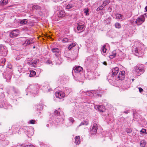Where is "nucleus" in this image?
Returning <instances> with one entry per match:
<instances>
[{"instance_id": "f257e3e1", "label": "nucleus", "mask_w": 147, "mask_h": 147, "mask_svg": "<svg viewBox=\"0 0 147 147\" xmlns=\"http://www.w3.org/2000/svg\"><path fill=\"white\" fill-rule=\"evenodd\" d=\"M135 74L138 76L142 74L145 71L143 65H138L134 67Z\"/></svg>"}, {"instance_id": "f03ea898", "label": "nucleus", "mask_w": 147, "mask_h": 147, "mask_svg": "<svg viewBox=\"0 0 147 147\" xmlns=\"http://www.w3.org/2000/svg\"><path fill=\"white\" fill-rule=\"evenodd\" d=\"M8 93L9 94L15 95V96L20 94V92L19 90L16 88L14 87L10 88L8 91Z\"/></svg>"}, {"instance_id": "7ed1b4c3", "label": "nucleus", "mask_w": 147, "mask_h": 147, "mask_svg": "<svg viewBox=\"0 0 147 147\" xmlns=\"http://www.w3.org/2000/svg\"><path fill=\"white\" fill-rule=\"evenodd\" d=\"M144 51V49H142L141 48H136L135 50L134 53L136 56L139 57L143 55Z\"/></svg>"}, {"instance_id": "20e7f679", "label": "nucleus", "mask_w": 147, "mask_h": 147, "mask_svg": "<svg viewBox=\"0 0 147 147\" xmlns=\"http://www.w3.org/2000/svg\"><path fill=\"white\" fill-rule=\"evenodd\" d=\"M77 29V30L78 31L77 32L78 33L84 31L85 29V26L84 23L80 22L78 23Z\"/></svg>"}, {"instance_id": "39448f33", "label": "nucleus", "mask_w": 147, "mask_h": 147, "mask_svg": "<svg viewBox=\"0 0 147 147\" xmlns=\"http://www.w3.org/2000/svg\"><path fill=\"white\" fill-rule=\"evenodd\" d=\"M27 90L30 91L32 93H36L37 92L36 86L34 85H31L28 86Z\"/></svg>"}, {"instance_id": "423d86ee", "label": "nucleus", "mask_w": 147, "mask_h": 147, "mask_svg": "<svg viewBox=\"0 0 147 147\" xmlns=\"http://www.w3.org/2000/svg\"><path fill=\"white\" fill-rule=\"evenodd\" d=\"M145 20V18L144 16H141L136 19L135 22L137 25H139L142 24Z\"/></svg>"}, {"instance_id": "0eeeda50", "label": "nucleus", "mask_w": 147, "mask_h": 147, "mask_svg": "<svg viewBox=\"0 0 147 147\" xmlns=\"http://www.w3.org/2000/svg\"><path fill=\"white\" fill-rule=\"evenodd\" d=\"M98 129L97 124L94 123L93 127L90 130V133L92 135L96 134Z\"/></svg>"}, {"instance_id": "6e6552de", "label": "nucleus", "mask_w": 147, "mask_h": 147, "mask_svg": "<svg viewBox=\"0 0 147 147\" xmlns=\"http://www.w3.org/2000/svg\"><path fill=\"white\" fill-rule=\"evenodd\" d=\"M94 108L101 112H104L105 111V107L102 105H96L94 106Z\"/></svg>"}, {"instance_id": "1a4fd4ad", "label": "nucleus", "mask_w": 147, "mask_h": 147, "mask_svg": "<svg viewBox=\"0 0 147 147\" xmlns=\"http://www.w3.org/2000/svg\"><path fill=\"white\" fill-rule=\"evenodd\" d=\"M19 34V30H15L11 32L9 36L11 38H14L17 37Z\"/></svg>"}, {"instance_id": "9d476101", "label": "nucleus", "mask_w": 147, "mask_h": 147, "mask_svg": "<svg viewBox=\"0 0 147 147\" xmlns=\"http://www.w3.org/2000/svg\"><path fill=\"white\" fill-rule=\"evenodd\" d=\"M51 51L54 53L56 57H58L60 54V51L58 48H52L51 49Z\"/></svg>"}, {"instance_id": "9b49d317", "label": "nucleus", "mask_w": 147, "mask_h": 147, "mask_svg": "<svg viewBox=\"0 0 147 147\" xmlns=\"http://www.w3.org/2000/svg\"><path fill=\"white\" fill-rule=\"evenodd\" d=\"M125 76V71H121L120 72L119 75L117 77L118 79L120 80H123L124 79Z\"/></svg>"}, {"instance_id": "f8f14e48", "label": "nucleus", "mask_w": 147, "mask_h": 147, "mask_svg": "<svg viewBox=\"0 0 147 147\" xmlns=\"http://www.w3.org/2000/svg\"><path fill=\"white\" fill-rule=\"evenodd\" d=\"M55 95L56 97L59 98H61L65 96L64 93L61 91L56 92L55 93Z\"/></svg>"}, {"instance_id": "ddd939ff", "label": "nucleus", "mask_w": 147, "mask_h": 147, "mask_svg": "<svg viewBox=\"0 0 147 147\" xmlns=\"http://www.w3.org/2000/svg\"><path fill=\"white\" fill-rule=\"evenodd\" d=\"M119 72V68L117 67H115L112 69L111 77H113L116 75Z\"/></svg>"}, {"instance_id": "4468645a", "label": "nucleus", "mask_w": 147, "mask_h": 147, "mask_svg": "<svg viewBox=\"0 0 147 147\" xmlns=\"http://www.w3.org/2000/svg\"><path fill=\"white\" fill-rule=\"evenodd\" d=\"M73 69L75 72L76 73H78L82 70H83V68L79 66L74 67L73 68Z\"/></svg>"}, {"instance_id": "2eb2a0df", "label": "nucleus", "mask_w": 147, "mask_h": 147, "mask_svg": "<svg viewBox=\"0 0 147 147\" xmlns=\"http://www.w3.org/2000/svg\"><path fill=\"white\" fill-rule=\"evenodd\" d=\"M12 74V73L11 71H8L5 75V78L7 80H10L11 78Z\"/></svg>"}, {"instance_id": "dca6fc26", "label": "nucleus", "mask_w": 147, "mask_h": 147, "mask_svg": "<svg viewBox=\"0 0 147 147\" xmlns=\"http://www.w3.org/2000/svg\"><path fill=\"white\" fill-rule=\"evenodd\" d=\"M0 54L3 56L5 57L7 55V50L6 49L3 48V49L0 52Z\"/></svg>"}, {"instance_id": "f3484780", "label": "nucleus", "mask_w": 147, "mask_h": 147, "mask_svg": "<svg viewBox=\"0 0 147 147\" xmlns=\"http://www.w3.org/2000/svg\"><path fill=\"white\" fill-rule=\"evenodd\" d=\"M75 143L76 145H79L80 142V137L79 136H77L75 138Z\"/></svg>"}, {"instance_id": "a211bd4d", "label": "nucleus", "mask_w": 147, "mask_h": 147, "mask_svg": "<svg viewBox=\"0 0 147 147\" xmlns=\"http://www.w3.org/2000/svg\"><path fill=\"white\" fill-rule=\"evenodd\" d=\"M65 16V13L64 11L61 10L59 11L58 16L59 17H63Z\"/></svg>"}, {"instance_id": "6ab92c4d", "label": "nucleus", "mask_w": 147, "mask_h": 147, "mask_svg": "<svg viewBox=\"0 0 147 147\" xmlns=\"http://www.w3.org/2000/svg\"><path fill=\"white\" fill-rule=\"evenodd\" d=\"M20 23L22 25H24L28 23V20L27 19H24L22 20H20Z\"/></svg>"}, {"instance_id": "aec40b11", "label": "nucleus", "mask_w": 147, "mask_h": 147, "mask_svg": "<svg viewBox=\"0 0 147 147\" xmlns=\"http://www.w3.org/2000/svg\"><path fill=\"white\" fill-rule=\"evenodd\" d=\"M74 7V4H70L67 5L66 7V9H71L72 8L74 9L73 8Z\"/></svg>"}, {"instance_id": "412c9836", "label": "nucleus", "mask_w": 147, "mask_h": 147, "mask_svg": "<svg viewBox=\"0 0 147 147\" xmlns=\"http://www.w3.org/2000/svg\"><path fill=\"white\" fill-rule=\"evenodd\" d=\"M146 142L144 140H141L140 142V145L141 147H145Z\"/></svg>"}, {"instance_id": "4be33fe9", "label": "nucleus", "mask_w": 147, "mask_h": 147, "mask_svg": "<svg viewBox=\"0 0 147 147\" xmlns=\"http://www.w3.org/2000/svg\"><path fill=\"white\" fill-rule=\"evenodd\" d=\"M8 0H1L0 5L1 6L6 5L8 3Z\"/></svg>"}, {"instance_id": "5701e85b", "label": "nucleus", "mask_w": 147, "mask_h": 147, "mask_svg": "<svg viewBox=\"0 0 147 147\" xmlns=\"http://www.w3.org/2000/svg\"><path fill=\"white\" fill-rule=\"evenodd\" d=\"M88 124V121L87 120H85L83 122H82L80 125L78 126V127H80V126L83 125H87Z\"/></svg>"}, {"instance_id": "b1692460", "label": "nucleus", "mask_w": 147, "mask_h": 147, "mask_svg": "<svg viewBox=\"0 0 147 147\" xmlns=\"http://www.w3.org/2000/svg\"><path fill=\"white\" fill-rule=\"evenodd\" d=\"M36 74V72L33 70H31L29 75L30 77H32L34 76Z\"/></svg>"}, {"instance_id": "393cba45", "label": "nucleus", "mask_w": 147, "mask_h": 147, "mask_svg": "<svg viewBox=\"0 0 147 147\" xmlns=\"http://www.w3.org/2000/svg\"><path fill=\"white\" fill-rule=\"evenodd\" d=\"M76 43H72L71 44L69 45L68 47V48L70 50L71 49L72 47H75L76 46Z\"/></svg>"}, {"instance_id": "a878e982", "label": "nucleus", "mask_w": 147, "mask_h": 147, "mask_svg": "<svg viewBox=\"0 0 147 147\" xmlns=\"http://www.w3.org/2000/svg\"><path fill=\"white\" fill-rule=\"evenodd\" d=\"M116 17L117 19H122L123 16L120 14H117L116 15Z\"/></svg>"}, {"instance_id": "bb28decb", "label": "nucleus", "mask_w": 147, "mask_h": 147, "mask_svg": "<svg viewBox=\"0 0 147 147\" xmlns=\"http://www.w3.org/2000/svg\"><path fill=\"white\" fill-rule=\"evenodd\" d=\"M26 43L27 45H29L32 44L33 43V42L31 39H29L26 41Z\"/></svg>"}, {"instance_id": "cd10ccee", "label": "nucleus", "mask_w": 147, "mask_h": 147, "mask_svg": "<svg viewBox=\"0 0 147 147\" xmlns=\"http://www.w3.org/2000/svg\"><path fill=\"white\" fill-rule=\"evenodd\" d=\"M115 26L116 28H120L121 27V25L120 23L116 22L115 24Z\"/></svg>"}, {"instance_id": "c85d7f7f", "label": "nucleus", "mask_w": 147, "mask_h": 147, "mask_svg": "<svg viewBox=\"0 0 147 147\" xmlns=\"http://www.w3.org/2000/svg\"><path fill=\"white\" fill-rule=\"evenodd\" d=\"M62 41L63 42H70V41L69 40V39L67 38H64L62 40Z\"/></svg>"}, {"instance_id": "c756f323", "label": "nucleus", "mask_w": 147, "mask_h": 147, "mask_svg": "<svg viewBox=\"0 0 147 147\" xmlns=\"http://www.w3.org/2000/svg\"><path fill=\"white\" fill-rule=\"evenodd\" d=\"M110 2V0H106L104 1L103 2V4L104 6H106L107 4L109 3Z\"/></svg>"}, {"instance_id": "7c9ffc66", "label": "nucleus", "mask_w": 147, "mask_h": 147, "mask_svg": "<svg viewBox=\"0 0 147 147\" xmlns=\"http://www.w3.org/2000/svg\"><path fill=\"white\" fill-rule=\"evenodd\" d=\"M106 45H105L103 46L102 47V52L104 53H105L106 52L107 49L106 48Z\"/></svg>"}, {"instance_id": "2f4dec72", "label": "nucleus", "mask_w": 147, "mask_h": 147, "mask_svg": "<svg viewBox=\"0 0 147 147\" xmlns=\"http://www.w3.org/2000/svg\"><path fill=\"white\" fill-rule=\"evenodd\" d=\"M104 7L102 5H101L100 7H98L96 9V11H97L101 10L104 8Z\"/></svg>"}, {"instance_id": "473e14b6", "label": "nucleus", "mask_w": 147, "mask_h": 147, "mask_svg": "<svg viewBox=\"0 0 147 147\" xmlns=\"http://www.w3.org/2000/svg\"><path fill=\"white\" fill-rule=\"evenodd\" d=\"M54 113L55 115L59 116L60 115V112L57 110L55 111Z\"/></svg>"}, {"instance_id": "72a5a7b5", "label": "nucleus", "mask_w": 147, "mask_h": 147, "mask_svg": "<svg viewBox=\"0 0 147 147\" xmlns=\"http://www.w3.org/2000/svg\"><path fill=\"white\" fill-rule=\"evenodd\" d=\"M40 7L37 5H34L33 6V8L36 9H38L40 8Z\"/></svg>"}, {"instance_id": "f704fd0d", "label": "nucleus", "mask_w": 147, "mask_h": 147, "mask_svg": "<svg viewBox=\"0 0 147 147\" xmlns=\"http://www.w3.org/2000/svg\"><path fill=\"white\" fill-rule=\"evenodd\" d=\"M126 131L127 133H129L132 132V130L131 129L128 128L126 129Z\"/></svg>"}, {"instance_id": "c9c22d12", "label": "nucleus", "mask_w": 147, "mask_h": 147, "mask_svg": "<svg viewBox=\"0 0 147 147\" xmlns=\"http://www.w3.org/2000/svg\"><path fill=\"white\" fill-rule=\"evenodd\" d=\"M35 122V121L34 120H31L30 121V123L31 124H34Z\"/></svg>"}, {"instance_id": "e433bc0d", "label": "nucleus", "mask_w": 147, "mask_h": 147, "mask_svg": "<svg viewBox=\"0 0 147 147\" xmlns=\"http://www.w3.org/2000/svg\"><path fill=\"white\" fill-rule=\"evenodd\" d=\"M69 120L72 123H73L74 122V121L73 118L70 117L69 119Z\"/></svg>"}, {"instance_id": "4c0bfd02", "label": "nucleus", "mask_w": 147, "mask_h": 147, "mask_svg": "<svg viewBox=\"0 0 147 147\" xmlns=\"http://www.w3.org/2000/svg\"><path fill=\"white\" fill-rule=\"evenodd\" d=\"M116 51H113L112 52V54L111 55H113V56H114L115 57L116 56Z\"/></svg>"}, {"instance_id": "58836bf2", "label": "nucleus", "mask_w": 147, "mask_h": 147, "mask_svg": "<svg viewBox=\"0 0 147 147\" xmlns=\"http://www.w3.org/2000/svg\"><path fill=\"white\" fill-rule=\"evenodd\" d=\"M146 129H142L140 131V132H142L143 133H145L146 132Z\"/></svg>"}, {"instance_id": "ea45409f", "label": "nucleus", "mask_w": 147, "mask_h": 147, "mask_svg": "<svg viewBox=\"0 0 147 147\" xmlns=\"http://www.w3.org/2000/svg\"><path fill=\"white\" fill-rule=\"evenodd\" d=\"M115 57L114 56H113V55H111L109 56V58L110 59H113V58H114Z\"/></svg>"}, {"instance_id": "a19ab883", "label": "nucleus", "mask_w": 147, "mask_h": 147, "mask_svg": "<svg viewBox=\"0 0 147 147\" xmlns=\"http://www.w3.org/2000/svg\"><path fill=\"white\" fill-rule=\"evenodd\" d=\"M88 10H85V11H84V12L85 13H86V15H88V14H89V13H88Z\"/></svg>"}, {"instance_id": "79ce46f5", "label": "nucleus", "mask_w": 147, "mask_h": 147, "mask_svg": "<svg viewBox=\"0 0 147 147\" xmlns=\"http://www.w3.org/2000/svg\"><path fill=\"white\" fill-rule=\"evenodd\" d=\"M139 92H142L143 91V89L141 88H139Z\"/></svg>"}, {"instance_id": "37998d69", "label": "nucleus", "mask_w": 147, "mask_h": 147, "mask_svg": "<svg viewBox=\"0 0 147 147\" xmlns=\"http://www.w3.org/2000/svg\"><path fill=\"white\" fill-rule=\"evenodd\" d=\"M47 62L49 64H50L52 63V62L49 60H48L47 61Z\"/></svg>"}, {"instance_id": "c03bdc74", "label": "nucleus", "mask_w": 147, "mask_h": 147, "mask_svg": "<svg viewBox=\"0 0 147 147\" xmlns=\"http://www.w3.org/2000/svg\"><path fill=\"white\" fill-rule=\"evenodd\" d=\"M3 47H4L3 46L0 45V52H1V50L3 49Z\"/></svg>"}, {"instance_id": "a18cd8bd", "label": "nucleus", "mask_w": 147, "mask_h": 147, "mask_svg": "<svg viewBox=\"0 0 147 147\" xmlns=\"http://www.w3.org/2000/svg\"><path fill=\"white\" fill-rule=\"evenodd\" d=\"M103 64L105 65H107V63L106 62V61H104L103 63Z\"/></svg>"}, {"instance_id": "49530a36", "label": "nucleus", "mask_w": 147, "mask_h": 147, "mask_svg": "<svg viewBox=\"0 0 147 147\" xmlns=\"http://www.w3.org/2000/svg\"><path fill=\"white\" fill-rule=\"evenodd\" d=\"M32 65H33L34 66L35 65H36V63H32Z\"/></svg>"}, {"instance_id": "de8ad7c7", "label": "nucleus", "mask_w": 147, "mask_h": 147, "mask_svg": "<svg viewBox=\"0 0 147 147\" xmlns=\"http://www.w3.org/2000/svg\"><path fill=\"white\" fill-rule=\"evenodd\" d=\"M124 113H125V114H127L128 113V111H124Z\"/></svg>"}, {"instance_id": "09e8293b", "label": "nucleus", "mask_w": 147, "mask_h": 147, "mask_svg": "<svg viewBox=\"0 0 147 147\" xmlns=\"http://www.w3.org/2000/svg\"><path fill=\"white\" fill-rule=\"evenodd\" d=\"M145 9L146 11H147V6L145 7Z\"/></svg>"}, {"instance_id": "8fccbe9b", "label": "nucleus", "mask_w": 147, "mask_h": 147, "mask_svg": "<svg viewBox=\"0 0 147 147\" xmlns=\"http://www.w3.org/2000/svg\"><path fill=\"white\" fill-rule=\"evenodd\" d=\"M134 79H132V82H133V81H134Z\"/></svg>"}, {"instance_id": "3c124183", "label": "nucleus", "mask_w": 147, "mask_h": 147, "mask_svg": "<svg viewBox=\"0 0 147 147\" xmlns=\"http://www.w3.org/2000/svg\"><path fill=\"white\" fill-rule=\"evenodd\" d=\"M109 75H108V76H107V77H108V78H109Z\"/></svg>"}, {"instance_id": "603ef678", "label": "nucleus", "mask_w": 147, "mask_h": 147, "mask_svg": "<svg viewBox=\"0 0 147 147\" xmlns=\"http://www.w3.org/2000/svg\"><path fill=\"white\" fill-rule=\"evenodd\" d=\"M4 61V62H5V59H4V61Z\"/></svg>"}, {"instance_id": "864d4df0", "label": "nucleus", "mask_w": 147, "mask_h": 147, "mask_svg": "<svg viewBox=\"0 0 147 147\" xmlns=\"http://www.w3.org/2000/svg\"><path fill=\"white\" fill-rule=\"evenodd\" d=\"M48 126H49V125H47V127H48Z\"/></svg>"}, {"instance_id": "5fc2aeb1", "label": "nucleus", "mask_w": 147, "mask_h": 147, "mask_svg": "<svg viewBox=\"0 0 147 147\" xmlns=\"http://www.w3.org/2000/svg\"><path fill=\"white\" fill-rule=\"evenodd\" d=\"M35 48V47L34 46L33 47V48Z\"/></svg>"}, {"instance_id": "6e6d98bb", "label": "nucleus", "mask_w": 147, "mask_h": 147, "mask_svg": "<svg viewBox=\"0 0 147 147\" xmlns=\"http://www.w3.org/2000/svg\"><path fill=\"white\" fill-rule=\"evenodd\" d=\"M0 107H2L0 105Z\"/></svg>"}]
</instances>
